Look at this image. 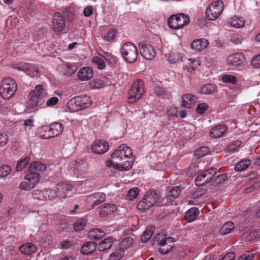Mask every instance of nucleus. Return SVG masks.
Instances as JSON below:
<instances>
[{"label":"nucleus","instance_id":"nucleus-1","mask_svg":"<svg viewBox=\"0 0 260 260\" xmlns=\"http://www.w3.org/2000/svg\"><path fill=\"white\" fill-rule=\"evenodd\" d=\"M111 160L106 161V166L119 171L129 170L133 166V152L126 144H121L111 154Z\"/></svg>","mask_w":260,"mask_h":260},{"label":"nucleus","instance_id":"nucleus-2","mask_svg":"<svg viewBox=\"0 0 260 260\" xmlns=\"http://www.w3.org/2000/svg\"><path fill=\"white\" fill-rule=\"evenodd\" d=\"M92 103V100L88 96H76L69 101L68 106L71 112L82 110L89 107Z\"/></svg>","mask_w":260,"mask_h":260},{"label":"nucleus","instance_id":"nucleus-3","mask_svg":"<svg viewBox=\"0 0 260 260\" xmlns=\"http://www.w3.org/2000/svg\"><path fill=\"white\" fill-rule=\"evenodd\" d=\"M145 92L144 84L141 80H137L132 84L127 94V102L134 104L139 100Z\"/></svg>","mask_w":260,"mask_h":260},{"label":"nucleus","instance_id":"nucleus-4","mask_svg":"<svg viewBox=\"0 0 260 260\" xmlns=\"http://www.w3.org/2000/svg\"><path fill=\"white\" fill-rule=\"evenodd\" d=\"M120 53L125 61L132 63L136 61L138 50L135 45L128 42L123 45L120 49Z\"/></svg>","mask_w":260,"mask_h":260},{"label":"nucleus","instance_id":"nucleus-5","mask_svg":"<svg viewBox=\"0 0 260 260\" xmlns=\"http://www.w3.org/2000/svg\"><path fill=\"white\" fill-rule=\"evenodd\" d=\"M17 89V84L13 79H4L0 86V95L4 99H8L13 95Z\"/></svg>","mask_w":260,"mask_h":260},{"label":"nucleus","instance_id":"nucleus-6","mask_svg":"<svg viewBox=\"0 0 260 260\" xmlns=\"http://www.w3.org/2000/svg\"><path fill=\"white\" fill-rule=\"evenodd\" d=\"M224 9V4L222 1L217 0L210 4L206 11L207 18L210 20L217 19Z\"/></svg>","mask_w":260,"mask_h":260},{"label":"nucleus","instance_id":"nucleus-7","mask_svg":"<svg viewBox=\"0 0 260 260\" xmlns=\"http://www.w3.org/2000/svg\"><path fill=\"white\" fill-rule=\"evenodd\" d=\"M189 22L188 16L184 14H178L171 16L168 20L169 27L173 29H178Z\"/></svg>","mask_w":260,"mask_h":260},{"label":"nucleus","instance_id":"nucleus-8","mask_svg":"<svg viewBox=\"0 0 260 260\" xmlns=\"http://www.w3.org/2000/svg\"><path fill=\"white\" fill-rule=\"evenodd\" d=\"M40 179V175L37 172L30 173L26 175L20 184L22 190H29L34 188Z\"/></svg>","mask_w":260,"mask_h":260},{"label":"nucleus","instance_id":"nucleus-9","mask_svg":"<svg viewBox=\"0 0 260 260\" xmlns=\"http://www.w3.org/2000/svg\"><path fill=\"white\" fill-rule=\"evenodd\" d=\"M14 69L25 73L30 77H35L41 74V70L35 65L27 62H20L13 66Z\"/></svg>","mask_w":260,"mask_h":260},{"label":"nucleus","instance_id":"nucleus-10","mask_svg":"<svg viewBox=\"0 0 260 260\" xmlns=\"http://www.w3.org/2000/svg\"><path fill=\"white\" fill-rule=\"evenodd\" d=\"M31 197L35 200L46 201L53 200L56 198V192L50 188L43 190L35 189L31 192Z\"/></svg>","mask_w":260,"mask_h":260},{"label":"nucleus","instance_id":"nucleus-11","mask_svg":"<svg viewBox=\"0 0 260 260\" xmlns=\"http://www.w3.org/2000/svg\"><path fill=\"white\" fill-rule=\"evenodd\" d=\"M217 173V169L210 168L199 175L195 180L197 186H201L210 181Z\"/></svg>","mask_w":260,"mask_h":260},{"label":"nucleus","instance_id":"nucleus-12","mask_svg":"<svg viewBox=\"0 0 260 260\" xmlns=\"http://www.w3.org/2000/svg\"><path fill=\"white\" fill-rule=\"evenodd\" d=\"M139 46L141 55L146 59L151 60L155 56V51L151 45L140 43Z\"/></svg>","mask_w":260,"mask_h":260},{"label":"nucleus","instance_id":"nucleus-13","mask_svg":"<svg viewBox=\"0 0 260 260\" xmlns=\"http://www.w3.org/2000/svg\"><path fill=\"white\" fill-rule=\"evenodd\" d=\"M73 189L72 185L65 183H60L57 185L56 190V197L66 198L70 196V192Z\"/></svg>","mask_w":260,"mask_h":260},{"label":"nucleus","instance_id":"nucleus-14","mask_svg":"<svg viewBox=\"0 0 260 260\" xmlns=\"http://www.w3.org/2000/svg\"><path fill=\"white\" fill-rule=\"evenodd\" d=\"M41 101L29 93L25 104L26 109L31 112L37 111L41 107Z\"/></svg>","mask_w":260,"mask_h":260},{"label":"nucleus","instance_id":"nucleus-15","mask_svg":"<svg viewBox=\"0 0 260 260\" xmlns=\"http://www.w3.org/2000/svg\"><path fill=\"white\" fill-rule=\"evenodd\" d=\"M91 149L95 153L102 154L107 151L109 149V144L106 141L98 140L93 143Z\"/></svg>","mask_w":260,"mask_h":260},{"label":"nucleus","instance_id":"nucleus-16","mask_svg":"<svg viewBox=\"0 0 260 260\" xmlns=\"http://www.w3.org/2000/svg\"><path fill=\"white\" fill-rule=\"evenodd\" d=\"M66 26V21L64 18L59 13L54 14L53 21V28L55 31H61Z\"/></svg>","mask_w":260,"mask_h":260},{"label":"nucleus","instance_id":"nucleus-17","mask_svg":"<svg viewBox=\"0 0 260 260\" xmlns=\"http://www.w3.org/2000/svg\"><path fill=\"white\" fill-rule=\"evenodd\" d=\"M93 72L89 67L82 68L78 72V77L81 81H88L92 78Z\"/></svg>","mask_w":260,"mask_h":260},{"label":"nucleus","instance_id":"nucleus-18","mask_svg":"<svg viewBox=\"0 0 260 260\" xmlns=\"http://www.w3.org/2000/svg\"><path fill=\"white\" fill-rule=\"evenodd\" d=\"M228 62L233 66H240L245 60L244 55L242 53L231 54L228 57Z\"/></svg>","mask_w":260,"mask_h":260},{"label":"nucleus","instance_id":"nucleus-19","mask_svg":"<svg viewBox=\"0 0 260 260\" xmlns=\"http://www.w3.org/2000/svg\"><path fill=\"white\" fill-rule=\"evenodd\" d=\"M116 210V207L114 204L105 203L100 207L99 214L101 216L106 217L112 214Z\"/></svg>","mask_w":260,"mask_h":260},{"label":"nucleus","instance_id":"nucleus-20","mask_svg":"<svg viewBox=\"0 0 260 260\" xmlns=\"http://www.w3.org/2000/svg\"><path fill=\"white\" fill-rule=\"evenodd\" d=\"M228 127L224 124H219L211 129L210 136L213 138L222 137L227 131Z\"/></svg>","mask_w":260,"mask_h":260},{"label":"nucleus","instance_id":"nucleus-21","mask_svg":"<svg viewBox=\"0 0 260 260\" xmlns=\"http://www.w3.org/2000/svg\"><path fill=\"white\" fill-rule=\"evenodd\" d=\"M209 44L208 40L202 38L193 41L191 44V47L193 49L201 51L205 49Z\"/></svg>","mask_w":260,"mask_h":260},{"label":"nucleus","instance_id":"nucleus-22","mask_svg":"<svg viewBox=\"0 0 260 260\" xmlns=\"http://www.w3.org/2000/svg\"><path fill=\"white\" fill-rule=\"evenodd\" d=\"M106 194L102 192H96L90 195L87 200L92 204L93 206L98 205L105 201Z\"/></svg>","mask_w":260,"mask_h":260},{"label":"nucleus","instance_id":"nucleus-23","mask_svg":"<svg viewBox=\"0 0 260 260\" xmlns=\"http://www.w3.org/2000/svg\"><path fill=\"white\" fill-rule=\"evenodd\" d=\"M29 93L40 101L47 96V90L42 85H37Z\"/></svg>","mask_w":260,"mask_h":260},{"label":"nucleus","instance_id":"nucleus-24","mask_svg":"<svg viewBox=\"0 0 260 260\" xmlns=\"http://www.w3.org/2000/svg\"><path fill=\"white\" fill-rule=\"evenodd\" d=\"M174 241V239L172 237H167L166 241L159 245V252L163 254L169 252L173 247Z\"/></svg>","mask_w":260,"mask_h":260},{"label":"nucleus","instance_id":"nucleus-25","mask_svg":"<svg viewBox=\"0 0 260 260\" xmlns=\"http://www.w3.org/2000/svg\"><path fill=\"white\" fill-rule=\"evenodd\" d=\"M196 100L197 97L192 94H184L182 97L181 106L189 108L196 103Z\"/></svg>","mask_w":260,"mask_h":260},{"label":"nucleus","instance_id":"nucleus-26","mask_svg":"<svg viewBox=\"0 0 260 260\" xmlns=\"http://www.w3.org/2000/svg\"><path fill=\"white\" fill-rule=\"evenodd\" d=\"M200 64L201 62L198 59L192 58H188L184 70L185 71L187 70L188 72L192 73L197 69L198 67L200 66Z\"/></svg>","mask_w":260,"mask_h":260},{"label":"nucleus","instance_id":"nucleus-27","mask_svg":"<svg viewBox=\"0 0 260 260\" xmlns=\"http://www.w3.org/2000/svg\"><path fill=\"white\" fill-rule=\"evenodd\" d=\"M144 198L153 206L157 203L159 196L155 190H150L145 194Z\"/></svg>","mask_w":260,"mask_h":260},{"label":"nucleus","instance_id":"nucleus-28","mask_svg":"<svg viewBox=\"0 0 260 260\" xmlns=\"http://www.w3.org/2000/svg\"><path fill=\"white\" fill-rule=\"evenodd\" d=\"M20 251L25 255H30L36 251V247L34 244L26 243L21 245L19 248Z\"/></svg>","mask_w":260,"mask_h":260},{"label":"nucleus","instance_id":"nucleus-29","mask_svg":"<svg viewBox=\"0 0 260 260\" xmlns=\"http://www.w3.org/2000/svg\"><path fill=\"white\" fill-rule=\"evenodd\" d=\"M71 166L77 172L85 173L88 169L87 164L83 161H73L71 163Z\"/></svg>","mask_w":260,"mask_h":260},{"label":"nucleus","instance_id":"nucleus-30","mask_svg":"<svg viewBox=\"0 0 260 260\" xmlns=\"http://www.w3.org/2000/svg\"><path fill=\"white\" fill-rule=\"evenodd\" d=\"M49 127L52 137L61 134L63 129V125L59 122H53Z\"/></svg>","mask_w":260,"mask_h":260},{"label":"nucleus","instance_id":"nucleus-31","mask_svg":"<svg viewBox=\"0 0 260 260\" xmlns=\"http://www.w3.org/2000/svg\"><path fill=\"white\" fill-rule=\"evenodd\" d=\"M96 248V244L93 242H87L84 243L81 249L82 253L88 255L94 252Z\"/></svg>","mask_w":260,"mask_h":260},{"label":"nucleus","instance_id":"nucleus-32","mask_svg":"<svg viewBox=\"0 0 260 260\" xmlns=\"http://www.w3.org/2000/svg\"><path fill=\"white\" fill-rule=\"evenodd\" d=\"M45 168V165L43 164L41 161H36L30 164L28 168V170L31 173L34 172L39 173L40 172L44 171Z\"/></svg>","mask_w":260,"mask_h":260},{"label":"nucleus","instance_id":"nucleus-33","mask_svg":"<svg viewBox=\"0 0 260 260\" xmlns=\"http://www.w3.org/2000/svg\"><path fill=\"white\" fill-rule=\"evenodd\" d=\"M228 22L229 24L234 27L241 28L244 25L245 21L242 18L234 16L228 19Z\"/></svg>","mask_w":260,"mask_h":260},{"label":"nucleus","instance_id":"nucleus-34","mask_svg":"<svg viewBox=\"0 0 260 260\" xmlns=\"http://www.w3.org/2000/svg\"><path fill=\"white\" fill-rule=\"evenodd\" d=\"M199 214V210L196 207L192 208L186 211L185 219L188 222L194 221Z\"/></svg>","mask_w":260,"mask_h":260},{"label":"nucleus","instance_id":"nucleus-35","mask_svg":"<svg viewBox=\"0 0 260 260\" xmlns=\"http://www.w3.org/2000/svg\"><path fill=\"white\" fill-rule=\"evenodd\" d=\"M38 133L44 139H48L52 137L49 125H44L39 127L38 129Z\"/></svg>","mask_w":260,"mask_h":260},{"label":"nucleus","instance_id":"nucleus-36","mask_svg":"<svg viewBox=\"0 0 260 260\" xmlns=\"http://www.w3.org/2000/svg\"><path fill=\"white\" fill-rule=\"evenodd\" d=\"M113 239L110 237L104 239L99 245V249L100 251H104L109 249L113 244Z\"/></svg>","mask_w":260,"mask_h":260},{"label":"nucleus","instance_id":"nucleus-37","mask_svg":"<svg viewBox=\"0 0 260 260\" xmlns=\"http://www.w3.org/2000/svg\"><path fill=\"white\" fill-rule=\"evenodd\" d=\"M104 232L100 229H95L90 231L88 236L90 239L99 240L104 236Z\"/></svg>","mask_w":260,"mask_h":260},{"label":"nucleus","instance_id":"nucleus-38","mask_svg":"<svg viewBox=\"0 0 260 260\" xmlns=\"http://www.w3.org/2000/svg\"><path fill=\"white\" fill-rule=\"evenodd\" d=\"M251 164L250 159H243L239 161L235 166V169L236 171H243L246 170Z\"/></svg>","mask_w":260,"mask_h":260},{"label":"nucleus","instance_id":"nucleus-39","mask_svg":"<svg viewBox=\"0 0 260 260\" xmlns=\"http://www.w3.org/2000/svg\"><path fill=\"white\" fill-rule=\"evenodd\" d=\"M183 55L178 52H171L169 53L168 61L171 63H176L182 60Z\"/></svg>","mask_w":260,"mask_h":260},{"label":"nucleus","instance_id":"nucleus-40","mask_svg":"<svg viewBox=\"0 0 260 260\" xmlns=\"http://www.w3.org/2000/svg\"><path fill=\"white\" fill-rule=\"evenodd\" d=\"M133 239L131 237H127L122 240L120 243V249L124 252V250L129 248L133 245Z\"/></svg>","mask_w":260,"mask_h":260},{"label":"nucleus","instance_id":"nucleus-41","mask_svg":"<svg viewBox=\"0 0 260 260\" xmlns=\"http://www.w3.org/2000/svg\"><path fill=\"white\" fill-rule=\"evenodd\" d=\"M234 224L233 222H226L221 227L220 229V233L223 235L229 234L234 229Z\"/></svg>","mask_w":260,"mask_h":260},{"label":"nucleus","instance_id":"nucleus-42","mask_svg":"<svg viewBox=\"0 0 260 260\" xmlns=\"http://www.w3.org/2000/svg\"><path fill=\"white\" fill-rule=\"evenodd\" d=\"M180 192L181 189L179 186L174 187L169 191L167 198L169 200H173L179 196Z\"/></svg>","mask_w":260,"mask_h":260},{"label":"nucleus","instance_id":"nucleus-43","mask_svg":"<svg viewBox=\"0 0 260 260\" xmlns=\"http://www.w3.org/2000/svg\"><path fill=\"white\" fill-rule=\"evenodd\" d=\"M216 91V86L214 84H208L204 85L201 89V93L204 94H208Z\"/></svg>","mask_w":260,"mask_h":260},{"label":"nucleus","instance_id":"nucleus-44","mask_svg":"<svg viewBox=\"0 0 260 260\" xmlns=\"http://www.w3.org/2000/svg\"><path fill=\"white\" fill-rule=\"evenodd\" d=\"M151 207V204L144 198L137 204V209L142 212L147 210Z\"/></svg>","mask_w":260,"mask_h":260},{"label":"nucleus","instance_id":"nucleus-45","mask_svg":"<svg viewBox=\"0 0 260 260\" xmlns=\"http://www.w3.org/2000/svg\"><path fill=\"white\" fill-rule=\"evenodd\" d=\"M166 236L162 232L157 234L153 239V245H160L166 241Z\"/></svg>","mask_w":260,"mask_h":260},{"label":"nucleus","instance_id":"nucleus-46","mask_svg":"<svg viewBox=\"0 0 260 260\" xmlns=\"http://www.w3.org/2000/svg\"><path fill=\"white\" fill-rule=\"evenodd\" d=\"M91 61L100 70H103L106 67V63L104 60L99 56H95L91 59Z\"/></svg>","mask_w":260,"mask_h":260},{"label":"nucleus","instance_id":"nucleus-47","mask_svg":"<svg viewBox=\"0 0 260 260\" xmlns=\"http://www.w3.org/2000/svg\"><path fill=\"white\" fill-rule=\"evenodd\" d=\"M209 152V148L207 147L203 146L195 151L194 155L197 158H201L207 155Z\"/></svg>","mask_w":260,"mask_h":260},{"label":"nucleus","instance_id":"nucleus-48","mask_svg":"<svg viewBox=\"0 0 260 260\" xmlns=\"http://www.w3.org/2000/svg\"><path fill=\"white\" fill-rule=\"evenodd\" d=\"M77 70V67L73 64H66L64 67V74L67 76L73 75Z\"/></svg>","mask_w":260,"mask_h":260},{"label":"nucleus","instance_id":"nucleus-49","mask_svg":"<svg viewBox=\"0 0 260 260\" xmlns=\"http://www.w3.org/2000/svg\"><path fill=\"white\" fill-rule=\"evenodd\" d=\"M29 160V157H25L23 159L19 160L16 167L17 171H21L24 169L28 164Z\"/></svg>","mask_w":260,"mask_h":260},{"label":"nucleus","instance_id":"nucleus-50","mask_svg":"<svg viewBox=\"0 0 260 260\" xmlns=\"http://www.w3.org/2000/svg\"><path fill=\"white\" fill-rule=\"evenodd\" d=\"M222 81L225 83H231L236 84L237 82V78L234 76L225 74L222 76Z\"/></svg>","mask_w":260,"mask_h":260},{"label":"nucleus","instance_id":"nucleus-51","mask_svg":"<svg viewBox=\"0 0 260 260\" xmlns=\"http://www.w3.org/2000/svg\"><path fill=\"white\" fill-rule=\"evenodd\" d=\"M89 84L90 87L94 89L101 88L103 87L104 86V82L100 79L92 80L89 82Z\"/></svg>","mask_w":260,"mask_h":260},{"label":"nucleus","instance_id":"nucleus-52","mask_svg":"<svg viewBox=\"0 0 260 260\" xmlns=\"http://www.w3.org/2000/svg\"><path fill=\"white\" fill-rule=\"evenodd\" d=\"M153 228L146 229L143 233L141 237V241L143 243L147 242L153 235Z\"/></svg>","mask_w":260,"mask_h":260},{"label":"nucleus","instance_id":"nucleus-53","mask_svg":"<svg viewBox=\"0 0 260 260\" xmlns=\"http://www.w3.org/2000/svg\"><path fill=\"white\" fill-rule=\"evenodd\" d=\"M117 34V31L115 29L110 30L104 37V40L107 42H111L114 40Z\"/></svg>","mask_w":260,"mask_h":260},{"label":"nucleus","instance_id":"nucleus-54","mask_svg":"<svg viewBox=\"0 0 260 260\" xmlns=\"http://www.w3.org/2000/svg\"><path fill=\"white\" fill-rule=\"evenodd\" d=\"M86 224L85 219H80L77 220L74 224V229L76 231L82 230Z\"/></svg>","mask_w":260,"mask_h":260},{"label":"nucleus","instance_id":"nucleus-55","mask_svg":"<svg viewBox=\"0 0 260 260\" xmlns=\"http://www.w3.org/2000/svg\"><path fill=\"white\" fill-rule=\"evenodd\" d=\"M102 56L111 64H115L117 62V57L108 52H104Z\"/></svg>","mask_w":260,"mask_h":260},{"label":"nucleus","instance_id":"nucleus-56","mask_svg":"<svg viewBox=\"0 0 260 260\" xmlns=\"http://www.w3.org/2000/svg\"><path fill=\"white\" fill-rule=\"evenodd\" d=\"M11 169L9 166L3 165L0 167V178L7 176L11 172Z\"/></svg>","mask_w":260,"mask_h":260},{"label":"nucleus","instance_id":"nucleus-57","mask_svg":"<svg viewBox=\"0 0 260 260\" xmlns=\"http://www.w3.org/2000/svg\"><path fill=\"white\" fill-rule=\"evenodd\" d=\"M167 115L170 119H175L177 116V110L176 107H171L168 109Z\"/></svg>","mask_w":260,"mask_h":260},{"label":"nucleus","instance_id":"nucleus-58","mask_svg":"<svg viewBox=\"0 0 260 260\" xmlns=\"http://www.w3.org/2000/svg\"><path fill=\"white\" fill-rule=\"evenodd\" d=\"M241 145V142L240 141H235L229 145L228 151L232 153L235 152Z\"/></svg>","mask_w":260,"mask_h":260},{"label":"nucleus","instance_id":"nucleus-59","mask_svg":"<svg viewBox=\"0 0 260 260\" xmlns=\"http://www.w3.org/2000/svg\"><path fill=\"white\" fill-rule=\"evenodd\" d=\"M124 255V252L120 249L112 253L110 256V260H119Z\"/></svg>","mask_w":260,"mask_h":260},{"label":"nucleus","instance_id":"nucleus-60","mask_svg":"<svg viewBox=\"0 0 260 260\" xmlns=\"http://www.w3.org/2000/svg\"><path fill=\"white\" fill-rule=\"evenodd\" d=\"M208 108V106L206 103H200L197 106L196 112L199 114H202L207 110Z\"/></svg>","mask_w":260,"mask_h":260},{"label":"nucleus","instance_id":"nucleus-61","mask_svg":"<svg viewBox=\"0 0 260 260\" xmlns=\"http://www.w3.org/2000/svg\"><path fill=\"white\" fill-rule=\"evenodd\" d=\"M254 257V254L249 251L242 254L239 258L238 260H253Z\"/></svg>","mask_w":260,"mask_h":260},{"label":"nucleus","instance_id":"nucleus-62","mask_svg":"<svg viewBox=\"0 0 260 260\" xmlns=\"http://www.w3.org/2000/svg\"><path fill=\"white\" fill-rule=\"evenodd\" d=\"M139 193V190L137 187H134L128 191L127 197L129 200L136 198Z\"/></svg>","mask_w":260,"mask_h":260},{"label":"nucleus","instance_id":"nucleus-63","mask_svg":"<svg viewBox=\"0 0 260 260\" xmlns=\"http://www.w3.org/2000/svg\"><path fill=\"white\" fill-rule=\"evenodd\" d=\"M59 99L57 97H51L47 100L46 105L47 107H52L58 104Z\"/></svg>","mask_w":260,"mask_h":260},{"label":"nucleus","instance_id":"nucleus-64","mask_svg":"<svg viewBox=\"0 0 260 260\" xmlns=\"http://www.w3.org/2000/svg\"><path fill=\"white\" fill-rule=\"evenodd\" d=\"M251 65L255 68H260V54L253 58Z\"/></svg>","mask_w":260,"mask_h":260}]
</instances>
